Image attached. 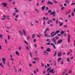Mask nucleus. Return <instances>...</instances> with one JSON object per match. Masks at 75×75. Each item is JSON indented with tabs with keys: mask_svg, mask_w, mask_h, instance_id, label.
Instances as JSON below:
<instances>
[{
	"mask_svg": "<svg viewBox=\"0 0 75 75\" xmlns=\"http://www.w3.org/2000/svg\"><path fill=\"white\" fill-rule=\"evenodd\" d=\"M15 12H16V13H18V10H15Z\"/></svg>",
	"mask_w": 75,
	"mask_h": 75,
	"instance_id": "79ce46f5",
	"label": "nucleus"
},
{
	"mask_svg": "<svg viewBox=\"0 0 75 75\" xmlns=\"http://www.w3.org/2000/svg\"><path fill=\"white\" fill-rule=\"evenodd\" d=\"M61 60V58H58L57 59L58 62H59V61Z\"/></svg>",
	"mask_w": 75,
	"mask_h": 75,
	"instance_id": "a211bd4d",
	"label": "nucleus"
},
{
	"mask_svg": "<svg viewBox=\"0 0 75 75\" xmlns=\"http://www.w3.org/2000/svg\"><path fill=\"white\" fill-rule=\"evenodd\" d=\"M69 14V12L67 11L65 15H66V16H67V15H68Z\"/></svg>",
	"mask_w": 75,
	"mask_h": 75,
	"instance_id": "f3484780",
	"label": "nucleus"
},
{
	"mask_svg": "<svg viewBox=\"0 0 75 75\" xmlns=\"http://www.w3.org/2000/svg\"><path fill=\"white\" fill-rule=\"evenodd\" d=\"M58 20H57L56 21V24H58Z\"/></svg>",
	"mask_w": 75,
	"mask_h": 75,
	"instance_id": "4d7b16f0",
	"label": "nucleus"
},
{
	"mask_svg": "<svg viewBox=\"0 0 75 75\" xmlns=\"http://www.w3.org/2000/svg\"><path fill=\"white\" fill-rule=\"evenodd\" d=\"M22 31L21 30H19V34H20V35H23L25 36H26V35L27 34V33H26V31H25V29H22Z\"/></svg>",
	"mask_w": 75,
	"mask_h": 75,
	"instance_id": "f257e3e1",
	"label": "nucleus"
},
{
	"mask_svg": "<svg viewBox=\"0 0 75 75\" xmlns=\"http://www.w3.org/2000/svg\"><path fill=\"white\" fill-rule=\"evenodd\" d=\"M51 44V43L50 42H47V45H50Z\"/></svg>",
	"mask_w": 75,
	"mask_h": 75,
	"instance_id": "473e14b6",
	"label": "nucleus"
},
{
	"mask_svg": "<svg viewBox=\"0 0 75 75\" xmlns=\"http://www.w3.org/2000/svg\"><path fill=\"white\" fill-rule=\"evenodd\" d=\"M69 74H71L72 73V71L71 70L69 71Z\"/></svg>",
	"mask_w": 75,
	"mask_h": 75,
	"instance_id": "4c0bfd02",
	"label": "nucleus"
},
{
	"mask_svg": "<svg viewBox=\"0 0 75 75\" xmlns=\"http://www.w3.org/2000/svg\"><path fill=\"white\" fill-rule=\"evenodd\" d=\"M64 33H65V32L62 30V31H61L60 34H61V35H62L63 34H64Z\"/></svg>",
	"mask_w": 75,
	"mask_h": 75,
	"instance_id": "2eb2a0df",
	"label": "nucleus"
},
{
	"mask_svg": "<svg viewBox=\"0 0 75 75\" xmlns=\"http://www.w3.org/2000/svg\"><path fill=\"white\" fill-rule=\"evenodd\" d=\"M69 0H66L65 2L69 4L70 3V1H69Z\"/></svg>",
	"mask_w": 75,
	"mask_h": 75,
	"instance_id": "4468645a",
	"label": "nucleus"
},
{
	"mask_svg": "<svg viewBox=\"0 0 75 75\" xmlns=\"http://www.w3.org/2000/svg\"><path fill=\"white\" fill-rule=\"evenodd\" d=\"M8 40H10V35H8Z\"/></svg>",
	"mask_w": 75,
	"mask_h": 75,
	"instance_id": "09e8293b",
	"label": "nucleus"
},
{
	"mask_svg": "<svg viewBox=\"0 0 75 75\" xmlns=\"http://www.w3.org/2000/svg\"><path fill=\"white\" fill-rule=\"evenodd\" d=\"M71 16H74V13L72 12L71 14Z\"/></svg>",
	"mask_w": 75,
	"mask_h": 75,
	"instance_id": "cd10ccee",
	"label": "nucleus"
},
{
	"mask_svg": "<svg viewBox=\"0 0 75 75\" xmlns=\"http://www.w3.org/2000/svg\"><path fill=\"white\" fill-rule=\"evenodd\" d=\"M30 57H32L33 56H32V54H31V52H30Z\"/></svg>",
	"mask_w": 75,
	"mask_h": 75,
	"instance_id": "bf43d9fd",
	"label": "nucleus"
},
{
	"mask_svg": "<svg viewBox=\"0 0 75 75\" xmlns=\"http://www.w3.org/2000/svg\"><path fill=\"white\" fill-rule=\"evenodd\" d=\"M15 54H16V55H19V53H18V51H16L15 52Z\"/></svg>",
	"mask_w": 75,
	"mask_h": 75,
	"instance_id": "dca6fc26",
	"label": "nucleus"
},
{
	"mask_svg": "<svg viewBox=\"0 0 75 75\" xmlns=\"http://www.w3.org/2000/svg\"><path fill=\"white\" fill-rule=\"evenodd\" d=\"M16 13L15 12H14L13 13V15L14 16H16Z\"/></svg>",
	"mask_w": 75,
	"mask_h": 75,
	"instance_id": "7c9ffc66",
	"label": "nucleus"
},
{
	"mask_svg": "<svg viewBox=\"0 0 75 75\" xmlns=\"http://www.w3.org/2000/svg\"><path fill=\"white\" fill-rule=\"evenodd\" d=\"M0 66H1V67H2L3 68H4V67H3V64H2V63H0Z\"/></svg>",
	"mask_w": 75,
	"mask_h": 75,
	"instance_id": "aec40b11",
	"label": "nucleus"
},
{
	"mask_svg": "<svg viewBox=\"0 0 75 75\" xmlns=\"http://www.w3.org/2000/svg\"><path fill=\"white\" fill-rule=\"evenodd\" d=\"M47 36H48V34H45V37H47Z\"/></svg>",
	"mask_w": 75,
	"mask_h": 75,
	"instance_id": "49530a36",
	"label": "nucleus"
},
{
	"mask_svg": "<svg viewBox=\"0 0 75 75\" xmlns=\"http://www.w3.org/2000/svg\"><path fill=\"white\" fill-rule=\"evenodd\" d=\"M43 25H45V21H44L43 23Z\"/></svg>",
	"mask_w": 75,
	"mask_h": 75,
	"instance_id": "864d4df0",
	"label": "nucleus"
},
{
	"mask_svg": "<svg viewBox=\"0 0 75 75\" xmlns=\"http://www.w3.org/2000/svg\"><path fill=\"white\" fill-rule=\"evenodd\" d=\"M44 67V64H43V63L42 64V67Z\"/></svg>",
	"mask_w": 75,
	"mask_h": 75,
	"instance_id": "8fccbe9b",
	"label": "nucleus"
},
{
	"mask_svg": "<svg viewBox=\"0 0 75 75\" xmlns=\"http://www.w3.org/2000/svg\"><path fill=\"white\" fill-rule=\"evenodd\" d=\"M48 13H50L51 11H52V10H49V11H48Z\"/></svg>",
	"mask_w": 75,
	"mask_h": 75,
	"instance_id": "e433bc0d",
	"label": "nucleus"
},
{
	"mask_svg": "<svg viewBox=\"0 0 75 75\" xmlns=\"http://www.w3.org/2000/svg\"><path fill=\"white\" fill-rule=\"evenodd\" d=\"M68 38L67 39L68 41V42H70V35L69 34H68Z\"/></svg>",
	"mask_w": 75,
	"mask_h": 75,
	"instance_id": "6e6552de",
	"label": "nucleus"
},
{
	"mask_svg": "<svg viewBox=\"0 0 75 75\" xmlns=\"http://www.w3.org/2000/svg\"><path fill=\"white\" fill-rule=\"evenodd\" d=\"M47 4H50L51 5H52V4H52V3H51V1H49L47 3Z\"/></svg>",
	"mask_w": 75,
	"mask_h": 75,
	"instance_id": "9b49d317",
	"label": "nucleus"
},
{
	"mask_svg": "<svg viewBox=\"0 0 75 75\" xmlns=\"http://www.w3.org/2000/svg\"><path fill=\"white\" fill-rule=\"evenodd\" d=\"M26 49H27L28 50H29V48H28V47H26Z\"/></svg>",
	"mask_w": 75,
	"mask_h": 75,
	"instance_id": "5fc2aeb1",
	"label": "nucleus"
},
{
	"mask_svg": "<svg viewBox=\"0 0 75 75\" xmlns=\"http://www.w3.org/2000/svg\"><path fill=\"white\" fill-rule=\"evenodd\" d=\"M60 31H59V30L56 31V32H55V34L52 35V36L51 37L52 38V37H54V36H55V35H56V34H58V33H60Z\"/></svg>",
	"mask_w": 75,
	"mask_h": 75,
	"instance_id": "20e7f679",
	"label": "nucleus"
},
{
	"mask_svg": "<svg viewBox=\"0 0 75 75\" xmlns=\"http://www.w3.org/2000/svg\"><path fill=\"white\" fill-rule=\"evenodd\" d=\"M62 24H63V23H61L60 24H59V25L60 26H62Z\"/></svg>",
	"mask_w": 75,
	"mask_h": 75,
	"instance_id": "3c124183",
	"label": "nucleus"
},
{
	"mask_svg": "<svg viewBox=\"0 0 75 75\" xmlns=\"http://www.w3.org/2000/svg\"><path fill=\"white\" fill-rule=\"evenodd\" d=\"M57 55V51L55 52V53L54 54V57H55Z\"/></svg>",
	"mask_w": 75,
	"mask_h": 75,
	"instance_id": "c756f323",
	"label": "nucleus"
},
{
	"mask_svg": "<svg viewBox=\"0 0 75 75\" xmlns=\"http://www.w3.org/2000/svg\"><path fill=\"white\" fill-rule=\"evenodd\" d=\"M70 53H71V52H67V55H69V54H70Z\"/></svg>",
	"mask_w": 75,
	"mask_h": 75,
	"instance_id": "c03bdc74",
	"label": "nucleus"
},
{
	"mask_svg": "<svg viewBox=\"0 0 75 75\" xmlns=\"http://www.w3.org/2000/svg\"><path fill=\"white\" fill-rule=\"evenodd\" d=\"M67 59V62H70V60H69V57Z\"/></svg>",
	"mask_w": 75,
	"mask_h": 75,
	"instance_id": "a878e982",
	"label": "nucleus"
},
{
	"mask_svg": "<svg viewBox=\"0 0 75 75\" xmlns=\"http://www.w3.org/2000/svg\"><path fill=\"white\" fill-rule=\"evenodd\" d=\"M50 45H53V46H54V43H51V44H50Z\"/></svg>",
	"mask_w": 75,
	"mask_h": 75,
	"instance_id": "603ef678",
	"label": "nucleus"
},
{
	"mask_svg": "<svg viewBox=\"0 0 75 75\" xmlns=\"http://www.w3.org/2000/svg\"><path fill=\"white\" fill-rule=\"evenodd\" d=\"M1 4L3 5L4 7H6L7 6V4L6 3H2Z\"/></svg>",
	"mask_w": 75,
	"mask_h": 75,
	"instance_id": "9d476101",
	"label": "nucleus"
},
{
	"mask_svg": "<svg viewBox=\"0 0 75 75\" xmlns=\"http://www.w3.org/2000/svg\"><path fill=\"white\" fill-rule=\"evenodd\" d=\"M44 54H47V55H48V52L46 51H44Z\"/></svg>",
	"mask_w": 75,
	"mask_h": 75,
	"instance_id": "5701e85b",
	"label": "nucleus"
},
{
	"mask_svg": "<svg viewBox=\"0 0 75 75\" xmlns=\"http://www.w3.org/2000/svg\"><path fill=\"white\" fill-rule=\"evenodd\" d=\"M25 43L27 45H28V43L27 42V41H24Z\"/></svg>",
	"mask_w": 75,
	"mask_h": 75,
	"instance_id": "bb28decb",
	"label": "nucleus"
},
{
	"mask_svg": "<svg viewBox=\"0 0 75 75\" xmlns=\"http://www.w3.org/2000/svg\"><path fill=\"white\" fill-rule=\"evenodd\" d=\"M52 40L53 41V42L54 44H55V45H57V42H56V40L54 38H53Z\"/></svg>",
	"mask_w": 75,
	"mask_h": 75,
	"instance_id": "423d86ee",
	"label": "nucleus"
},
{
	"mask_svg": "<svg viewBox=\"0 0 75 75\" xmlns=\"http://www.w3.org/2000/svg\"><path fill=\"white\" fill-rule=\"evenodd\" d=\"M52 21L51 20H48L47 21V24H49L50 23H51V22H52Z\"/></svg>",
	"mask_w": 75,
	"mask_h": 75,
	"instance_id": "f8f14e48",
	"label": "nucleus"
},
{
	"mask_svg": "<svg viewBox=\"0 0 75 75\" xmlns=\"http://www.w3.org/2000/svg\"><path fill=\"white\" fill-rule=\"evenodd\" d=\"M38 5H39V3H37L36 6H38Z\"/></svg>",
	"mask_w": 75,
	"mask_h": 75,
	"instance_id": "6e6d98bb",
	"label": "nucleus"
},
{
	"mask_svg": "<svg viewBox=\"0 0 75 75\" xmlns=\"http://www.w3.org/2000/svg\"><path fill=\"white\" fill-rule=\"evenodd\" d=\"M47 71L48 72H50V73H52L54 74V69L52 68L51 67H50L47 69Z\"/></svg>",
	"mask_w": 75,
	"mask_h": 75,
	"instance_id": "f03ea898",
	"label": "nucleus"
},
{
	"mask_svg": "<svg viewBox=\"0 0 75 75\" xmlns=\"http://www.w3.org/2000/svg\"><path fill=\"white\" fill-rule=\"evenodd\" d=\"M35 61H33V64H35Z\"/></svg>",
	"mask_w": 75,
	"mask_h": 75,
	"instance_id": "774afa93",
	"label": "nucleus"
},
{
	"mask_svg": "<svg viewBox=\"0 0 75 75\" xmlns=\"http://www.w3.org/2000/svg\"><path fill=\"white\" fill-rule=\"evenodd\" d=\"M34 47L35 48H37V45L36 44H35L34 45Z\"/></svg>",
	"mask_w": 75,
	"mask_h": 75,
	"instance_id": "b1692460",
	"label": "nucleus"
},
{
	"mask_svg": "<svg viewBox=\"0 0 75 75\" xmlns=\"http://www.w3.org/2000/svg\"><path fill=\"white\" fill-rule=\"evenodd\" d=\"M35 22L36 23H39V22L37 21H35Z\"/></svg>",
	"mask_w": 75,
	"mask_h": 75,
	"instance_id": "c9c22d12",
	"label": "nucleus"
},
{
	"mask_svg": "<svg viewBox=\"0 0 75 75\" xmlns=\"http://www.w3.org/2000/svg\"><path fill=\"white\" fill-rule=\"evenodd\" d=\"M55 11H54L53 12H52L50 13V15H53V17H55Z\"/></svg>",
	"mask_w": 75,
	"mask_h": 75,
	"instance_id": "39448f33",
	"label": "nucleus"
},
{
	"mask_svg": "<svg viewBox=\"0 0 75 75\" xmlns=\"http://www.w3.org/2000/svg\"><path fill=\"white\" fill-rule=\"evenodd\" d=\"M54 33H55V31H54L52 32L51 34V35H52V34H53Z\"/></svg>",
	"mask_w": 75,
	"mask_h": 75,
	"instance_id": "f704fd0d",
	"label": "nucleus"
},
{
	"mask_svg": "<svg viewBox=\"0 0 75 75\" xmlns=\"http://www.w3.org/2000/svg\"><path fill=\"white\" fill-rule=\"evenodd\" d=\"M75 4V3H72V4H71V6H73Z\"/></svg>",
	"mask_w": 75,
	"mask_h": 75,
	"instance_id": "0e129e2a",
	"label": "nucleus"
},
{
	"mask_svg": "<svg viewBox=\"0 0 75 75\" xmlns=\"http://www.w3.org/2000/svg\"><path fill=\"white\" fill-rule=\"evenodd\" d=\"M46 41H47V42H50V39H48Z\"/></svg>",
	"mask_w": 75,
	"mask_h": 75,
	"instance_id": "c85d7f7f",
	"label": "nucleus"
},
{
	"mask_svg": "<svg viewBox=\"0 0 75 75\" xmlns=\"http://www.w3.org/2000/svg\"><path fill=\"white\" fill-rule=\"evenodd\" d=\"M6 59L4 57L2 58V59L4 65H6Z\"/></svg>",
	"mask_w": 75,
	"mask_h": 75,
	"instance_id": "7ed1b4c3",
	"label": "nucleus"
},
{
	"mask_svg": "<svg viewBox=\"0 0 75 75\" xmlns=\"http://www.w3.org/2000/svg\"><path fill=\"white\" fill-rule=\"evenodd\" d=\"M62 53V52H59V53H58V57H60V56H61Z\"/></svg>",
	"mask_w": 75,
	"mask_h": 75,
	"instance_id": "1a4fd4ad",
	"label": "nucleus"
},
{
	"mask_svg": "<svg viewBox=\"0 0 75 75\" xmlns=\"http://www.w3.org/2000/svg\"><path fill=\"white\" fill-rule=\"evenodd\" d=\"M50 30V29H49V28H47L46 29V30H45L46 31H48Z\"/></svg>",
	"mask_w": 75,
	"mask_h": 75,
	"instance_id": "412c9836",
	"label": "nucleus"
},
{
	"mask_svg": "<svg viewBox=\"0 0 75 75\" xmlns=\"http://www.w3.org/2000/svg\"><path fill=\"white\" fill-rule=\"evenodd\" d=\"M46 51H47L48 52H50V51H51V49L49 48H48L46 50Z\"/></svg>",
	"mask_w": 75,
	"mask_h": 75,
	"instance_id": "ddd939ff",
	"label": "nucleus"
},
{
	"mask_svg": "<svg viewBox=\"0 0 75 75\" xmlns=\"http://www.w3.org/2000/svg\"><path fill=\"white\" fill-rule=\"evenodd\" d=\"M26 13H27V12L25 11H24V14H25V16H26Z\"/></svg>",
	"mask_w": 75,
	"mask_h": 75,
	"instance_id": "58836bf2",
	"label": "nucleus"
},
{
	"mask_svg": "<svg viewBox=\"0 0 75 75\" xmlns=\"http://www.w3.org/2000/svg\"><path fill=\"white\" fill-rule=\"evenodd\" d=\"M42 1H41V3H43L44 2V1H45V0H42Z\"/></svg>",
	"mask_w": 75,
	"mask_h": 75,
	"instance_id": "680f3d73",
	"label": "nucleus"
},
{
	"mask_svg": "<svg viewBox=\"0 0 75 75\" xmlns=\"http://www.w3.org/2000/svg\"><path fill=\"white\" fill-rule=\"evenodd\" d=\"M37 36L38 37H39V38H40V35H37Z\"/></svg>",
	"mask_w": 75,
	"mask_h": 75,
	"instance_id": "338daca9",
	"label": "nucleus"
},
{
	"mask_svg": "<svg viewBox=\"0 0 75 75\" xmlns=\"http://www.w3.org/2000/svg\"><path fill=\"white\" fill-rule=\"evenodd\" d=\"M3 37V35H0V37L1 39H2V37Z\"/></svg>",
	"mask_w": 75,
	"mask_h": 75,
	"instance_id": "72a5a7b5",
	"label": "nucleus"
},
{
	"mask_svg": "<svg viewBox=\"0 0 75 75\" xmlns=\"http://www.w3.org/2000/svg\"><path fill=\"white\" fill-rule=\"evenodd\" d=\"M30 39V35H28L27 37V40H28Z\"/></svg>",
	"mask_w": 75,
	"mask_h": 75,
	"instance_id": "393cba45",
	"label": "nucleus"
},
{
	"mask_svg": "<svg viewBox=\"0 0 75 75\" xmlns=\"http://www.w3.org/2000/svg\"><path fill=\"white\" fill-rule=\"evenodd\" d=\"M5 42L6 43V44H7V42L6 39H5Z\"/></svg>",
	"mask_w": 75,
	"mask_h": 75,
	"instance_id": "a19ab883",
	"label": "nucleus"
},
{
	"mask_svg": "<svg viewBox=\"0 0 75 75\" xmlns=\"http://www.w3.org/2000/svg\"><path fill=\"white\" fill-rule=\"evenodd\" d=\"M18 15H16L15 16L16 18H18Z\"/></svg>",
	"mask_w": 75,
	"mask_h": 75,
	"instance_id": "13d9d810",
	"label": "nucleus"
},
{
	"mask_svg": "<svg viewBox=\"0 0 75 75\" xmlns=\"http://www.w3.org/2000/svg\"><path fill=\"white\" fill-rule=\"evenodd\" d=\"M50 64H47V67H50Z\"/></svg>",
	"mask_w": 75,
	"mask_h": 75,
	"instance_id": "37998d69",
	"label": "nucleus"
},
{
	"mask_svg": "<svg viewBox=\"0 0 75 75\" xmlns=\"http://www.w3.org/2000/svg\"><path fill=\"white\" fill-rule=\"evenodd\" d=\"M35 10L36 11L37 13H38L39 12V11L37 9H35Z\"/></svg>",
	"mask_w": 75,
	"mask_h": 75,
	"instance_id": "4be33fe9",
	"label": "nucleus"
},
{
	"mask_svg": "<svg viewBox=\"0 0 75 75\" xmlns=\"http://www.w3.org/2000/svg\"><path fill=\"white\" fill-rule=\"evenodd\" d=\"M35 35L34 34L33 35H32V38H34V36Z\"/></svg>",
	"mask_w": 75,
	"mask_h": 75,
	"instance_id": "a18cd8bd",
	"label": "nucleus"
},
{
	"mask_svg": "<svg viewBox=\"0 0 75 75\" xmlns=\"http://www.w3.org/2000/svg\"><path fill=\"white\" fill-rule=\"evenodd\" d=\"M53 48H54V49H56V47H55V46L54 45L53 46Z\"/></svg>",
	"mask_w": 75,
	"mask_h": 75,
	"instance_id": "ea45409f",
	"label": "nucleus"
},
{
	"mask_svg": "<svg viewBox=\"0 0 75 75\" xmlns=\"http://www.w3.org/2000/svg\"><path fill=\"white\" fill-rule=\"evenodd\" d=\"M6 18H4L1 19V20H5V19H6Z\"/></svg>",
	"mask_w": 75,
	"mask_h": 75,
	"instance_id": "e2e57ef3",
	"label": "nucleus"
},
{
	"mask_svg": "<svg viewBox=\"0 0 75 75\" xmlns=\"http://www.w3.org/2000/svg\"><path fill=\"white\" fill-rule=\"evenodd\" d=\"M45 6H44L42 8V9L43 10H45Z\"/></svg>",
	"mask_w": 75,
	"mask_h": 75,
	"instance_id": "6ab92c4d",
	"label": "nucleus"
},
{
	"mask_svg": "<svg viewBox=\"0 0 75 75\" xmlns=\"http://www.w3.org/2000/svg\"><path fill=\"white\" fill-rule=\"evenodd\" d=\"M35 54L36 56H37V51H35Z\"/></svg>",
	"mask_w": 75,
	"mask_h": 75,
	"instance_id": "de8ad7c7",
	"label": "nucleus"
},
{
	"mask_svg": "<svg viewBox=\"0 0 75 75\" xmlns=\"http://www.w3.org/2000/svg\"><path fill=\"white\" fill-rule=\"evenodd\" d=\"M62 42V39H60L57 41V44H60Z\"/></svg>",
	"mask_w": 75,
	"mask_h": 75,
	"instance_id": "0eeeda50",
	"label": "nucleus"
},
{
	"mask_svg": "<svg viewBox=\"0 0 75 75\" xmlns=\"http://www.w3.org/2000/svg\"><path fill=\"white\" fill-rule=\"evenodd\" d=\"M21 47L20 46L18 48V50H21Z\"/></svg>",
	"mask_w": 75,
	"mask_h": 75,
	"instance_id": "2f4dec72",
	"label": "nucleus"
},
{
	"mask_svg": "<svg viewBox=\"0 0 75 75\" xmlns=\"http://www.w3.org/2000/svg\"><path fill=\"white\" fill-rule=\"evenodd\" d=\"M44 20H45V19H46V18H45V17H44L43 18Z\"/></svg>",
	"mask_w": 75,
	"mask_h": 75,
	"instance_id": "69168bd1",
	"label": "nucleus"
},
{
	"mask_svg": "<svg viewBox=\"0 0 75 75\" xmlns=\"http://www.w3.org/2000/svg\"><path fill=\"white\" fill-rule=\"evenodd\" d=\"M11 60H12V61H14V60H13V58H11Z\"/></svg>",
	"mask_w": 75,
	"mask_h": 75,
	"instance_id": "052dcab7",
	"label": "nucleus"
}]
</instances>
